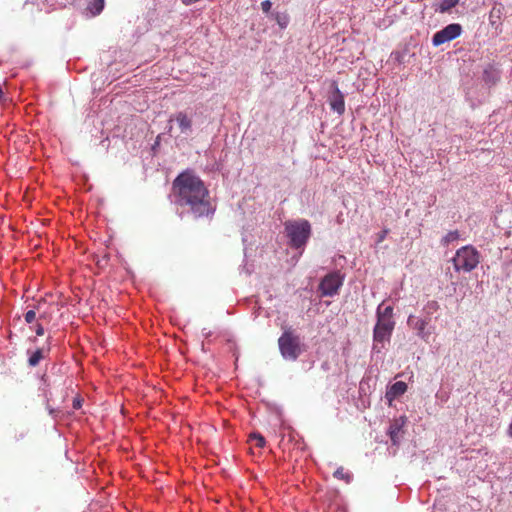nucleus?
<instances>
[{
	"instance_id": "obj_6",
	"label": "nucleus",
	"mask_w": 512,
	"mask_h": 512,
	"mask_svg": "<svg viewBox=\"0 0 512 512\" xmlns=\"http://www.w3.org/2000/svg\"><path fill=\"white\" fill-rule=\"evenodd\" d=\"M342 284L343 278L339 273H329L321 280L319 290L322 296H334L338 293Z\"/></svg>"
},
{
	"instance_id": "obj_25",
	"label": "nucleus",
	"mask_w": 512,
	"mask_h": 512,
	"mask_svg": "<svg viewBox=\"0 0 512 512\" xmlns=\"http://www.w3.org/2000/svg\"><path fill=\"white\" fill-rule=\"evenodd\" d=\"M96 13H100L103 10L104 7V0H94Z\"/></svg>"
},
{
	"instance_id": "obj_9",
	"label": "nucleus",
	"mask_w": 512,
	"mask_h": 512,
	"mask_svg": "<svg viewBox=\"0 0 512 512\" xmlns=\"http://www.w3.org/2000/svg\"><path fill=\"white\" fill-rule=\"evenodd\" d=\"M408 325H410L413 329L416 330L417 332V336L420 337L421 339L423 340H427L430 333H428L426 331V328H427V325L429 323V321L427 319H420V318H416L415 316L413 315H410L408 317V321H407Z\"/></svg>"
},
{
	"instance_id": "obj_3",
	"label": "nucleus",
	"mask_w": 512,
	"mask_h": 512,
	"mask_svg": "<svg viewBox=\"0 0 512 512\" xmlns=\"http://www.w3.org/2000/svg\"><path fill=\"white\" fill-rule=\"evenodd\" d=\"M285 230L290 239V245L297 249L304 247L311 236V225L305 219L287 221Z\"/></svg>"
},
{
	"instance_id": "obj_7",
	"label": "nucleus",
	"mask_w": 512,
	"mask_h": 512,
	"mask_svg": "<svg viewBox=\"0 0 512 512\" xmlns=\"http://www.w3.org/2000/svg\"><path fill=\"white\" fill-rule=\"evenodd\" d=\"M395 327L394 320L377 319V323L373 331V340L375 343L389 341Z\"/></svg>"
},
{
	"instance_id": "obj_16",
	"label": "nucleus",
	"mask_w": 512,
	"mask_h": 512,
	"mask_svg": "<svg viewBox=\"0 0 512 512\" xmlns=\"http://www.w3.org/2000/svg\"><path fill=\"white\" fill-rule=\"evenodd\" d=\"M502 15V7L494 6L489 13V21L492 26L497 25Z\"/></svg>"
},
{
	"instance_id": "obj_2",
	"label": "nucleus",
	"mask_w": 512,
	"mask_h": 512,
	"mask_svg": "<svg viewBox=\"0 0 512 512\" xmlns=\"http://www.w3.org/2000/svg\"><path fill=\"white\" fill-rule=\"evenodd\" d=\"M281 355L287 360L295 361L303 352L300 336L292 328H285L278 339Z\"/></svg>"
},
{
	"instance_id": "obj_8",
	"label": "nucleus",
	"mask_w": 512,
	"mask_h": 512,
	"mask_svg": "<svg viewBox=\"0 0 512 512\" xmlns=\"http://www.w3.org/2000/svg\"><path fill=\"white\" fill-rule=\"evenodd\" d=\"M331 88L332 93L329 96V104L331 106V109L337 112L339 115H342L345 111L344 95L340 91L336 81L332 82Z\"/></svg>"
},
{
	"instance_id": "obj_24",
	"label": "nucleus",
	"mask_w": 512,
	"mask_h": 512,
	"mask_svg": "<svg viewBox=\"0 0 512 512\" xmlns=\"http://www.w3.org/2000/svg\"><path fill=\"white\" fill-rule=\"evenodd\" d=\"M272 3L270 0H264L261 2V8L264 13H269L271 10Z\"/></svg>"
},
{
	"instance_id": "obj_14",
	"label": "nucleus",
	"mask_w": 512,
	"mask_h": 512,
	"mask_svg": "<svg viewBox=\"0 0 512 512\" xmlns=\"http://www.w3.org/2000/svg\"><path fill=\"white\" fill-rule=\"evenodd\" d=\"M459 3V0H441L438 4V7L435 8V11L440 13H445L450 11Z\"/></svg>"
},
{
	"instance_id": "obj_23",
	"label": "nucleus",
	"mask_w": 512,
	"mask_h": 512,
	"mask_svg": "<svg viewBox=\"0 0 512 512\" xmlns=\"http://www.w3.org/2000/svg\"><path fill=\"white\" fill-rule=\"evenodd\" d=\"M390 230L388 228L383 229L380 233L377 234V243H381L385 240Z\"/></svg>"
},
{
	"instance_id": "obj_11",
	"label": "nucleus",
	"mask_w": 512,
	"mask_h": 512,
	"mask_svg": "<svg viewBox=\"0 0 512 512\" xmlns=\"http://www.w3.org/2000/svg\"><path fill=\"white\" fill-rule=\"evenodd\" d=\"M407 391V384L403 381L395 382L387 391V396L391 398H397L403 395Z\"/></svg>"
},
{
	"instance_id": "obj_15",
	"label": "nucleus",
	"mask_w": 512,
	"mask_h": 512,
	"mask_svg": "<svg viewBox=\"0 0 512 512\" xmlns=\"http://www.w3.org/2000/svg\"><path fill=\"white\" fill-rule=\"evenodd\" d=\"M44 358L43 349H37L34 351L28 359V364L31 367H35L39 364V362Z\"/></svg>"
},
{
	"instance_id": "obj_20",
	"label": "nucleus",
	"mask_w": 512,
	"mask_h": 512,
	"mask_svg": "<svg viewBox=\"0 0 512 512\" xmlns=\"http://www.w3.org/2000/svg\"><path fill=\"white\" fill-rule=\"evenodd\" d=\"M334 476L338 479H346V481L348 482L349 479H350V476L345 474L344 472V469L342 467L338 468L335 472H334Z\"/></svg>"
},
{
	"instance_id": "obj_12",
	"label": "nucleus",
	"mask_w": 512,
	"mask_h": 512,
	"mask_svg": "<svg viewBox=\"0 0 512 512\" xmlns=\"http://www.w3.org/2000/svg\"><path fill=\"white\" fill-rule=\"evenodd\" d=\"M404 421L401 423L398 420H395L389 427V436L394 445L399 443L400 433L402 430V426Z\"/></svg>"
},
{
	"instance_id": "obj_5",
	"label": "nucleus",
	"mask_w": 512,
	"mask_h": 512,
	"mask_svg": "<svg viewBox=\"0 0 512 512\" xmlns=\"http://www.w3.org/2000/svg\"><path fill=\"white\" fill-rule=\"evenodd\" d=\"M462 31V26L460 24H449L433 35L432 43L434 46H440L459 37Z\"/></svg>"
},
{
	"instance_id": "obj_13",
	"label": "nucleus",
	"mask_w": 512,
	"mask_h": 512,
	"mask_svg": "<svg viewBox=\"0 0 512 512\" xmlns=\"http://www.w3.org/2000/svg\"><path fill=\"white\" fill-rule=\"evenodd\" d=\"M377 319L393 320V307L387 306L383 308V304H380L377 308Z\"/></svg>"
},
{
	"instance_id": "obj_18",
	"label": "nucleus",
	"mask_w": 512,
	"mask_h": 512,
	"mask_svg": "<svg viewBox=\"0 0 512 512\" xmlns=\"http://www.w3.org/2000/svg\"><path fill=\"white\" fill-rule=\"evenodd\" d=\"M250 441L255 442V446L258 448H263L265 446V438L259 433H252L250 435Z\"/></svg>"
},
{
	"instance_id": "obj_1",
	"label": "nucleus",
	"mask_w": 512,
	"mask_h": 512,
	"mask_svg": "<svg viewBox=\"0 0 512 512\" xmlns=\"http://www.w3.org/2000/svg\"><path fill=\"white\" fill-rule=\"evenodd\" d=\"M173 193L179 206L189 207L194 218L209 217L215 212L209 191L203 181L191 171L179 174L173 181Z\"/></svg>"
},
{
	"instance_id": "obj_21",
	"label": "nucleus",
	"mask_w": 512,
	"mask_h": 512,
	"mask_svg": "<svg viewBox=\"0 0 512 512\" xmlns=\"http://www.w3.org/2000/svg\"><path fill=\"white\" fill-rule=\"evenodd\" d=\"M24 319L27 323H32L36 319V312L34 310H29L24 314Z\"/></svg>"
},
{
	"instance_id": "obj_4",
	"label": "nucleus",
	"mask_w": 512,
	"mask_h": 512,
	"mask_svg": "<svg viewBox=\"0 0 512 512\" xmlns=\"http://www.w3.org/2000/svg\"><path fill=\"white\" fill-rule=\"evenodd\" d=\"M454 269L457 272H471L480 262V254L471 245L459 248L452 258Z\"/></svg>"
},
{
	"instance_id": "obj_17",
	"label": "nucleus",
	"mask_w": 512,
	"mask_h": 512,
	"mask_svg": "<svg viewBox=\"0 0 512 512\" xmlns=\"http://www.w3.org/2000/svg\"><path fill=\"white\" fill-rule=\"evenodd\" d=\"M275 20L280 28L284 29L289 23V16L286 13H276Z\"/></svg>"
},
{
	"instance_id": "obj_28",
	"label": "nucleus",
	"mask_w": 512,
	"mask_h": 512,
	"mask_svg": "<svg viewBox=\"0 0 512 512\" xmlns=\"http://www.w3.org/2000/svg\"><path fill=\"white\" fill-rule=\"evenodd\" d=\"M4 98V92L2 90V88L0 87V102L3 100Z\"/></svg>"
},
{
	"instance_id": "obj_19",
	"label": "nucleus",
	"mask_w": 512,
	"mask_h": 512,
	"mask_svg": "<svg viewBox=\"0 0 512 512\" xmlns=\"http://www.w3.org/2000/svg\"><path fill=\"white\" fill-rule=\"evenodd\" d=\"M459 238V232L457 230L448 232L443 238V243L448 244Z\"/></svg>"
},
{
	"instance_id": "obj_10",
	"label": "nucleus",
	"mask_w": 512,
	"mask_h": 512,
	"mask_svg": "<svg viewBox=\"0 0 512 512\" xmlns=\"http://www.w3.org/2000/svg\"><path fill=\"white\" fill-rule=\"evenodd\" d=\"M175 120L181 130L182 133L191 132L192 129V119L188 116V114L184 111L177 112L173 117L169 119V122Z\"/></svg>"
},
{
	"instance_id": "obj_27",
	"label": "nucleus",
	"mask_w": 512,
	"mask_h": 512,
	"mask_svg": "<svg viewBox=\"0 0 512 512\" xmlns=\"http://www.w3.org/2000/svg\"><path fill=\"white\" fill-rule=\"evenodd\" d=\"M39 319L40 320H47L48 319V314L47 313H42L39 315Z\"/></svg>"
},
{
	"instance_id": "obj_22",
	"label": "nucleus",
	"mask_w": 512,
	"mask_h": 512,
	"mask_svg": "<svg viewBox=\"0 0 512 512\" xmlns=\"http://www.w3.org/2000/svg\"><path fill=\"white\" fill-rule=\"evenodd\" d=\"M438 308H439V305H438L437 301H434V300L429 301V302L427 303L426 307H425V309H426L429 313H432V312H434V311L438 310Z\"/></svg>"
},
{
	"instance_id": "obj_26",
	"label": "nucleus",
	"mask_w": 512,
	"mask_h": 512,
	"mask_svg": "<svg viewBox=\"0 0 512 512\" xmlns=\"http://www.w3.org/2000/svg\"><path fill=\"white\" fill-rule=\"evenodd\" d=\"M35 332H36L37 336L44 335V328H43L42 324H40V323L36 324Z\"/></svg>"
}]
</instances>
